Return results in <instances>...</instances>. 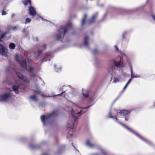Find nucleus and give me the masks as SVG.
<instances>
[{
	"label": "nucleus",
	"mask_w": 155,
	"mask_h": 155,
	"mask_svg": "<svg viewBox=\"0 0 155 155\" xmlns=\"http://www.w3.org/2000/svg\"><path fill=\"white\" fill-rule=\"evenodd\" d=\"M128 31H125L122 34V41H125L128 42L129 39V38H127L126 36L128 33Z\"/></svg>",
	"instance_id": "23"
},
{
	"label": "nucleus",
	"mask_w": 155,
	"mask_h": 155,
	"mask_svg": "<svg viewBox=\"0 0 155 155\" xmlns=\"http://www.w3.org/2000/svg\"><path fill=\"white\" fill-rule=\"evenodd\" d=\"M65 92V91H63L60 94H58L55 95H52L50 96H48V97H55L56 96H65V94H64Z\"/></svg>",
	"instance_id": "28"
},
{
	"label": "nucleus",
	"mask_w": 155,
	"mask_h": 155,
	"mask_svg": "<svg viewBox=\"0 0 155 155\" xmlns=\"http://www.w3.org/2000/svg\"><path fill=\"white\" fill-rule=\"evenodd\" d=\"M7 14V12L6 11L3 10L2 12V15H5Z\"/></svg>",
	"instance_id": "46"
},
{
	"label": "nucleus",
	"mask_w": 155,
	"mask_h": 155,
	"mask_svg": "<svg viewBox=\"0 0 155 155\" xmlns=\"http://www.w3.org/2000/svg\"><path fill=\"white\" fill-rule=\"evenodd\" d=\"M5 71L6 73V74L7 75L8 74H9V76L5 78V80L7 78H8L10 81H13L14 79L16 80L15 78L13 77V75L11 73L10 68L9 67H7L5 68Z\"/></svg>",
	"instance_id": "16"
},
{
	"label": "nucleus",
	"mask_w": 155,
	"mask_h": 155,
	"mask_svg": "<svg viewBox=\"0 0 155 155\" xmlns=\"http://www.w3.org/2000/svg\"><path fill=\"white\" fill-rule=\"evenodd\" d=\"M5 82L8 83L9 85H12V90L8 88L7 91L0 94V101L2 102L7 103L13 97L12 92L13 91L15 93L18 94L19 93V89H23L24 85L21 83L18 80L14 79L13 81H10L8 78L6 79Z\"/></svg>",
	"instance_id": "2"
},
{
	"label": "nucleus",
	"mask_w": 155,
	"mask_h": 155,
	"mask_svg": "<svg viewBox=\"0 0 155 155\" xmlns=\"http://www.w3.org/2000/svg\"><path fill=\"white\" fill-rule=\"evenodd\" d=\"M42 21H49V22H50V21H49L48 20H47L46 19H45V18H42Z\"/></svg>",
	"instance_id": "52"
},
{
	"label": "nucleus",
	"mask_w": 155,
	"mask_h": 155,
	"mask_svg": "<svg viewBox=\"0 0 155 155\" xmlns=\"http://www.w3.org/2000/svg\"><path fill=\"white\" fill-rule=\"evenodd\" d=\"M119 80L118 78H116V77H114V81H113V83H116L119 82Z\"/></svg>",
	"instance_id": "41"
},
{
	"label": "nucleus",
	"mask_w": 155,
	"mask_h": 155,
	"mask_svg": "<svg viewBox=\"0 0 155 155\" xmlns=\"http://www.w3.org/2000/svg\"><path fill=\"white\" fill-rule=\"evenodd\" d=\"M20 65L21 67L24 68L27 65V60L25 58L23 57H22L21 59L18 62Z\"/></svg>",
	"instance_id": "18"
},
{
	"label": "nucleus",
	"mask_w": 155,
	"mask_h": 155,
	"mask_svg": "<svg viewBox=\"0 0 155 155\" xmlns=\"http://www.w3.org/2000/svg\"><path fill=\"white\" fill-rule=\"evenodd\" d=\"M24 5L26 6L29 4V6L32 5V2L31 0H24L22 1Z\"/></svg>",
	"instance_id": "26"
},
{
	"label": "nucleus",
	"mask_w": 155,
	"mask_h": 155,
	"mask_svg": "<svg viewBox=\"0 0 155 155\" xmlns=\"http://www.w3.org/2000/svg\"><path fill=\"white\" fill-rule=\"evenodd\" d=\"M24 69L29 73L28 75L30 78L33 79L35 77V75L34 72V68L33 67L30 65L28 67L27 65Z\"/></svg>",
	"instance_id": "12"
},
{
	"label": "nucleus",
	"mask_w": 155,
	"mask_h": 155,
	"mask_svg": "<svg viewBox=\"0 0 155 155\" xmlns=\"http://www.w3.org/2000/svg\"><path fill=\"white\" fill-rule=\"evenodd\" d=\"M133 79L132 78H131V76L130 77V78L128 80V81L127 82L124 87L122 91L120 92V94H122L123 92L124 91V90L129 85L130 82L132 81Z\"/></svg>",
	"instance_id": "25"
},
{
	"label": "nucleus",
	"mask_w": 155,
	"mask_h": 155,
	"mask_svg": "<svg viewBox=\"0 0 155 155\" xmlns=\"http://www.w3.org/2000/svg\"><path fill=\"white\" fill-rule=\"evenodd\" d=\"M66 147V146L65 145L60 146L58 150L55 153V155H60L64 151Z\"/></svg>",
	"instance_id": "22"
},
{
	"label": "nucleus",
	"mask_w": 155,
	"mask_h": 155,
	"mask_svg": "<svg viewBox=\"0 0 155 155\" xmlns=\"http://www.w3.org/2000/svg\"><path fill=\"white\" fill-rule=\"evenodd\" d=\"M47 141H42L39 144H40L41 146V145H46L47 144Z\"/></svg>",
	"instance_id": "43"
},
{
	"label": "nucleus",
	"mask_w": 155,
	"mask_h": 155,
	"mask_svg": "<svg viewBox=\"0 0 155 155\" xmlns=\"http://www.w3.org/2000/svg\"><path fill=\"white\" fill-rule=\"evenodd\" d=\"M108 117L109 118H111L113 119L117 123L119 124L120 125L124 127L131 132L132 134L135 135L137 137H138L141 140L144 142L149 146L153 147L155 146V144L152 142L150 141V140L147 139L146 138L142 136L136 131L130 128L124 123L120 121L119 120V119H118V118L116 117L115 116L112 115L111 109L110 110Z\"/></svg>",
	"instance_id": "4"
},
{
	"label": "nucleus",
	"mask_w": 155,
	"mask_h": 155,
	"mask_svg": "<svg viewBox=\"0 0 155 155\" xmlns=\"http://www.w3.org/2000/svg\"><path fill=\"white\" fill-rule=\"evenodd\" d=\"M71 145L72 146V147H74V149L76 150V153L77 154V155H81V154L80 153L79 151L77 149H76V147L74 146L73 143H71Z\"/></svg>",
	"instance_id": "37"
},
{
	"label": "nucleus",
	"mask_w": 155,
	"mask_h": 155,
	"mask_svg": "<svg viewBox=\"0 0 155 155\" xmlns=\"http://www.w3.org/2000/svg\"><path fill=\"white\" fill-rule=\"evenodd\" d=\"M28 11V14L32 17H35L37 15L35 8L32 5L29 6Z\"/></svg>",
	"instance_id": "15"
},
{
	"label": "nucleus",
	"mask_w": 155,
	"mask_h": 155,
	"mask_svg": "<svg viewBox=\"0 0 155 155\" xmlns=\"http://www.w3.org/2000/svg\"><path fill=\"white\" fill-rule=\"evenodd\" d=\"M35 88L36 89V90L35 91V92L40 94L42 97H43V93L41 91L40 89L39 88H38L37 86H35Z\"/></svg>",
	"instance_id": "29"
},
{
	"label": "nucleus",
	"mask_w": 155,
	"mask_h": 155,
	"mask_svg": "<svg viewBox=\"0 0 155 155\" xmlns=\"http://www.w3.org/2000/svg\"><path fill=\"white\" fill-rule=\"evenodd\" d=\"M5 7V4H3L2 2L0 3V9L4 8Z\"/></svg>",
	"instance_id": "40"
},
{
	"label": "nucleus",
	"mask_w": 155,
	"mask_h": 155,
	"mask_svg": "<svg viewBox=\"0 0 155 155\" xmlns=\"http://www.w3.org/2000/svg\"><path fill=\"white\" fill-rule=\"evenodd\" d=\"M98 15V12H95L93 15L92 17L88 20V23L89 25H91L94 23Z\"/></svg>",
	"instance_id": "21"
},
{
	"label": "nucleus",
	"mask_w": 155,
	"mask_h": 155,
	"mask_svg": "<svg viewBox=\"0 0 155 155\" xmlns=\"http://www.w3.org/2000/svg\"><path fill=\"white\" fill-rule=\"evenodd\" d=\"M17 27L16 26H15L13 27L12 28V29L14 30H15L17 28Z\"/></svg>",
	"instance_id": "57"
},
{
	"label": "nucleus",
	"mask_w": 155,
	"mask_h": 155,
	"mask_svg": "<svg viewBox=\"0 0 155 155\" xmlns=\"http://www.w3.org/2000/svg\"><path fill=\"white\" fill-rule=\"evenodd\" d=\"M38 15V17L39 18H41V19H42V18H43L41 16L39 15H38L37 14V15Z\"/></svg>",
	"instance_id": "59"
},
{
	"label": "nucleus",
	"mask_w": 155,
	"mask_h": 155,
	"mask_svg": "<svg viewBox=\"0 0 155 155\" xmlns=\"http://www.w3.org/2000/svg\"><path fill=\"white\" fill-rule=\"evenodd\" d=\"M58 109L54 110L48 114H43L40 117L43 126H47L52 124L54 121L55 117L59 114Z\"/></svg>",
	"instance_id": "7"
},
{
	"label": "nucleus",
	"mask_w": 155,
	"mask_h": 155,
	"mask_svg": "<svg viewBox=\"0 0 155 155\" xmlns=\"http://www.w3.org/2000/svg\"><path fill=\"white\" fill-rule=\"evenodd\" d=\"M15 58L16 61L18 62V61L20 60L19 56L18 54H16L15 56Z\"/></svg>",
	"instance_id": "39"
},
{
	"label": "nucleus",
	"mask_w": 155,
	"mask_h": 155,
	"mask_svg": "<svg viewBox=\"0 0 155 155\" xmlns=\"http://www.w3.org/2000/svg\"><path fill=\"white\" fill-rule=\"evenodd\" d=\"M63 89L62 87H61L59 89V91H63Z\"/></svg>",
	"instance_id": "56"
},
{
	"label": "nucleus",
	"mask_w": 155,
	"mask_h": 155,
	"mask_svg": "<svg viewBox=\"0 0 155 155\" xmlns=\"http://www.w3.org/2000/svg\"><path fill=\"white\" fill-rule=\"evenodd\" d=\"M151 16L152 17L153 19L155 21V15L153 13V12L151 11Z\"/></svg>",
	"instance_id": "42"
},
{
	"label": "nucleus",
	"mask_w": 155,
	"mask_h": 155,
	"mask_svg": "<svg viewBox=\"0 0 155 155\" xmlns=\"http://www.w3.org/2000/svg\"><path fill=\"white\" fill-rule=\"evenodd\" d=\"M100 6L102 7L104 6V5L103 4H101V5Z\"/></svg>",
	"instance_id": "63"
},
{
	"label": "nucleus",
	"mask_w": 155,
	"mask_h": 155,
	"mask_svg": "<svg viewBox=\"0 0 155 155\" xmlns=\"http://www.w3.org/2000/svg\"><path fill=\"white\" fill-rule=\"evenodd\" d=\"M71 91H72V94L73 95L75 96L78 94V92L76 89H75L72 88H71Z\"/></svg>",
	"instance_id": "36"
},
{
	"label": "nucleus",
	"mask_w": 155,
	"mask_h": 155,
	"mask_svg": "<svg viewBox=\"0 0 155 155\" xmlns=\"http://www.w3.org/2000/svg\"><path fill=\"white\" fill-rule=\"evenodd\" d=\"M7 33V31H5L3 32L0 34V39H4V38L6 36V35Z\"/></svg>",
	"instance_id": "33"
},
{
	"label": "nucleus",
	"mask_w": 155,
	"mask_h": 155,
	"mask_svg": "<svg viewBox=\"0 0 155 155\" xmlns=\"http://www.w3.org/2000/svg\"><path fill=\"white\" fill-rule=\"evenodd\" d=\"M8 47L11 50H13L15 48V43L12 42H11L9 44Z\"/></svg>",
	"instance_id": "34"
},
{
	"label": "nucleus",
	"mask_w": 155,
	"mask_h": 155,
	"mask_svg": "<svg viewBox=\"0 0 155 155\" xmlns=\"http://www.w3.org/2000/svg\"><path fill=\"white\" fill-rule=\"evenodd\" d=\"M3 42L2 40L0 39V42ZM8 51L7 49L3 45L0 43V54L5 57H7L8 56Z\"/></svg>",
	"instance_id": "13"
},
{
	"label": "nucleus",
	"mask_w": 155,
	"mask_h": 155,
	"mask_svg": "<svg viewBox=\"0 0 155 155\" xmlns=\"http://www.w3.org/2000/svg\"><path fill=\"white\" fill-rule=\"evenodd\" d=\"M87 17V15L86 14H84V16L83 18V19H86Z\"/></svg>",
	"instance_id": "53"
},
{
	"label": "nucleus",
	"mask_w": 155,
	"mask_h": 155,
	"mask_svg": "<svg viewBox=\"0 0 155 155\" xmlns=\"http://www.w3.org/2000/svg\"><path fill=\"white\" fill-rule=\"evenodd\" d=\"M46 45L44 44L43 45L39 46L38 49L34 52L36 58H41L40 62L41 63L47 61V60L49 61L52 58V52L49 51L43 54V51L46 49Z\"/></svg>",
	"instance_id": "5"
},
{
	"label": "nucleus",
	"mask_w": 155,
	"mask_h": 155,
	"mask_svg": "<svg viewBox=\"0 0 155 155\" xmlns=\"http://www.w3.org/2000/svg\"><path fill=\"white\" fill-rule=\"evenodd\" d=\"M89 37L87 35L84 37V43L79 45V48H81L83 46H85L86 48H89L88 45Z\"/></svg>",
	"instance_id": "19"
},
{
	"label": "nucleus",
	"mask_w": 155,
	"mask_h": 155,
	"mask_svg": "<svg viewBox=\"0 0 155 155\" xmlns=\"http://www.w3.org/2000/svg\"><path fill=\"white\" fill-rule=\"evenodd\" d=\"M28 147L31 150H35L40 149L41 146L39 144H34L31 142L29 143L28 144Z\"/></svg>",
	"instance_id": "17"
},
{
	"label": "nucleus",
	"mask_w": 155,
	"mask_h": 155,
	"mask_svg": "<svg viewBox=\"0 0 155 155\" xmlns=\"http://www.w3.org/2000/svg\"><path fill=\"white\" fill-rule=\"evenodd\" d=\"M94 66L97 68H99L100 67V61L97 58L95 57L94 58Z\"/></svg>",
	"instance_id": "24"
},
{
	"label": "nucleus",
	"mask_w": 155,
	"mask_h": 155,
	"mask_svg": "<svg viewBox=\"0 0 155 155\" xmlns=\"http://www.w3.org/2000/svg\"><path fill=\"white\" fill-rule=\"evenodd\" d=\"M91 34L92 35H94V33L93 31H91Z\"/></svg>",
	"instance_id": "60"
},
{
	"label": "nucleus",
	"mask_w": 155,
	"mask_h": 155,
	"mask_svg": "<svg viewBox=\"0 0 155 155\" xmlns=\"http://www.w3.org/2000/svg\"><path fill=\"white\" fill-rule=\"evenodd\" d=\"M97 90L89 91L82 89V97L81 101H86L88 104H89L86 107L81 108L77 105H75V107L79 108L80 111L79 112H74L73 110L71 112V119L67 123V130L68 131L67 137L69 141H71V137L75 131V125L78 124V117L83 114L86 112L87 110L93 106L95 103L94 101L96 98Z\"/></svg>",
	"instance_id": "1"
},
{
	"label": "nucleus",
	"mask_w": 155,
	"mask_h": 155,
	"mask_svg": "<svg viewBox=\"0 0 155 155\" xmlns=\"http://www.w3.org/2000/svg\"><path fill=\"white\" fill-rule=\"evenodd\" d=\"M39 107L40 108H43V104H40L39 105Z\"/></svg>",
	"instance_id": "55"
},
{
	"label": "nucleus",
	"mask_w": 155,
	"mask_h": 155,
	"mask_svg": "<svg viewBox=\"0 0 155 155\" xmlns=\"http://www.w3.org/2000/svg\"><path fill=\"white\" fill-rule=\"evenodd\" d=\"M29 98L32 101H34L35 102H37L38 101V98L36 95L35 94L30 96Z\"/></svg>",
	"instance_id": "27"
},
{
	"label": "nucleus",
	"mask_w": 155,
	"mask_h": 155,
	"mask_svg": "<svg viewBox=\"0 0 155 155\" xmlns=\"http://www.w3.org/2000/svg\"><path fill=\"white\" fill-rule=\"evenodd\" d=\"M65 48H66L65 47H64L63 46H61L60 48H58V49L62 50Z\"/></svg>",
	"instance_id": "54"
},
{
	"label": "nucleus",
	"mask_w": 155,
	"mask_h": 155,
	"mask_svg": "<svg viewBox=\"0 0 155 155\" xmlns=\"http://www.w3.org/2000/svg\"><path fill=\"white\" fill-rule=\"evenodd\" d=\"M72 28V24L71 22L69 21L67 23L66 25L64 26H61L60 27V28L62 31L67 30V33L68 32L69 30Z\"/></svg>",
	"instance_id": "20"
},
{
	"label": "nucleus",
	"mask_w": 155,
	"mask_h": 155,
	"mask_svg": "<svg viewBox=\"0 0 155 155\" xmlns=\"http://www.w3.org/2000/svg\"><path fill=\"white\" fill-rule=\"evenodd\" d=\"M110 155H115L113 153H111V154H110Z\"/></svg>",
	"instance_id": "62"
},
{
	"label": "nucleus",
	"mask_w": 155,
	"mask_h": 155,
	"mask_svg": "<svg viewBox=\"0 0 155 155\" xmlns=\"http://www.w3.org/2000/svg\"><path fill=\"white\" fill-rule=\"evenodd\" d=\"M129 11L126 10V9L114 7L112 5H109L107 9L105 14L103 16L102 18L100 21L102 22L106 20L107 15L109 14L111 17L113 18H117L119 15H125L124 12Z\"/></svg>",
	"instance_id": "6"
},
{
	"label": "nucleus",
	"mask_w": 155,
	"mask_h": 155,
	"mask_svg": "<svg viewBox=\"0 0 155 155\" xmlns=\"http://www.w3.org/2000/svg\"><path fill=\"white\" fill-rule=\"evenodd\" d=\"M101 154L99 153H92L89 154V155H100Z\"/></svg>",
	"instance_id": "49"
},
{
	"label": "nucleus",
	"mask_w": 155,
	"mask_h": 155,
	"mask_svg": "<svg viewBox=\"0 0 155 155\" xmlns=\"http://www.w3.org/2000/svg\"><path fill=\"white\" fill-rule=\"evenodd\" d=\"M22 32L24 34H25V35H27V33L26 32V28H24L22 30Z\"/></svg>",
	"instance_id": "50"
},
{
	"label": "nucleus",
	"mask_w": 155,
	"mask_h": 155,
	"mask_svg": "<svg viewBox=\"0 0 155 155\" xmlns=\"http://www.w3.org/2000/svg\"><path fill=\"white\" fill-rule=\"evenodd\" d=\"M114 47L115 48V49L116 51L117 52H120V51L119 50V49L118 48V47L117 45H115L114 46Z\"/></svg>",
	"instance_id": "45"
},
{
	"label": "nucleus",
	"mask_w": 155,
	"mask_h": 155,
	"mask_svg": "<svg viewBox=\"0 0 155 155\" xmlns=\"http://www.w3.org/2000/svg\"><path fill=\"white\" fill-rule=\"evenodd\" d=\"M132 110H131L122 109L120 110L119 113L121 116H124V118L125 121L128 122L130 117L128 115L130 114Z\"/></svg>",
	"instance_id": "11"
},
{
	"label": "nucleus",
	"mask_w": 155,
	"mask_h": 155,
	"mask_svg": "<svg viewBox=\"0 0 155 155\" xmlns=\"http://www.w3.org/2000/svg\"><path fill=\"white\" fill-rule=\"evenodd\" d=\"M155 107V101L153 102L152 105L150 107V108H152Z\"/></svg>",
	"instance_id": "48"
},
{
	"label": "nucleus",
	"mask_w": 155,
	"mask_h": 155,
	"mask_svg": "<svg viewBox=\"0 0 155 155\" xmlns=\"http://www.w3.org/2000/svg\"><path fill=\"white\" fill-rule=\"evenodd\" d=\"M58 34L55 37L56 41H61L63 43L69 42L70 40L68 37H66V34L67 33V30L62 31L61 28L58 30Z\"/></svg>",
	"instance_id": "8"
},
{
	"label": "nucleus",
	"mask_w": 155,
	"mask_h": 155,
	"mask_svg": "<svg viewBox=\"0 0 155 155\" xmlns=\"http://www.w3.org/2000/svg\"><path fill=\"white\" fill-rule=\"evenodd\" d=\"M15 15V14H12V17H13V16H14Z\"/></svg>",
	"instance_id": "61"
},
{
	"label": "nucleus",
	"mask_w": 155,
	"mask_h": 155,
	"mask_svg": "<svg viewBox=\"0 0 155 155\" xmlns=\"http://www.w3.org/2000/svg\"><path fill=\"white\" fill-rule=\"evenodd\" d=\"M86 144L87 146L90 148H95L98 147V149L100 150L103 155H110L111 153L101 147L99 145H97L96 144L91 143L89 140H87Z\"/></svg>",
	"instance_id": "10"
},
{
	"label": "nucleus",
	"mask_w": 155,
	"mask_h": 155,
	"mask_svg": "<svg viewBox=\"0 0 155 155\" xmlns=\"http://www.w3.org/2000/svg\"><path fill=\"white\" fill-rule=\"evenodd\" d=\"M121 56L118 55L116 58L109 60V66L107 69V71L111 75V80L113 79L114 73L115 70L118 69L123 68L125 66L123 56H124L126 58L127 55L124 52L120 51Z\"/></svg>",
	"instance_id": "3"
},
{
	"label": "nucleus",
	"mask_w": 155,
	"mask_h": 155,
	"mask_svg": "<svg viewBox=\"0 0 155 155\" xmlns=\"http://www.w3.org/2000/svg\"><path fill=\"white\" fill-rule=\"evenodd\" d=\"M31 19L29 18H27L25 19V24H28V23H30L31 21Z\"/></svg>",
	"instance_id": "38"
},
{
	"label": "nucleus",
	"mask_w": 155,
	"mask_h": 155,
	"mask_svg": "<svg viewBox=\"0 0 155 155\" xmlns=\"http://www.w3.org/2000/svg\"><path fill=\"white\" fill-rule=\"evenodd\" d=\"M97 52V49H95L92 51V54L95 55Z\"/></svg>",
	"instance_id": "47"
},
{
	"label": "nucleus",
	"mask_w": 155,
	"mask_h": 155,
	"mask_svg": "<svg viewBox=\"0 0 155 155\" xmlns=\"http://www.w3.org/2000/svg\"><path fill=\"white\" fill-rule=\"evenodd\" d=\"M34 138H35V137L34 136H32L31 137V140L32 141H33Z\"/></svg>",
	"instance_id": "58"
},
{
	"label": "nucleus",
	"mask_w": 155,
	"mask_h": 155,
	"mask_svg": "<svg viewBox=\"0 0 155 155\" xmlns=\"http://www.w3.org/2000/svg\"><path fill=\"white\" fill-rule=\"evenodd\" d=\"M11 37H12L11 35H10V36H9L8 37V38H7V37H5V39H4V40H7L8 39H10L11 38Z\"/></svg>",
	"instance_id": "51"
},
{
	"label": "nucleus",
	"mask_w": 155,
	"mask_h": 155,
	"mask_svg": "<svg viewBox=\"0 0 155 155\" xmlns=\"http://www.w3.org/2000/svg\"><path fill=\"white\" fill-rule=\"evenodd\" d=\"M146 5H143L138 7L134 8L132 9H126V10L129 11L124 12L125 14H130L134 13L136 12H143V15L145 17H147L150 15V12L143 9L145 7Z\"/></svg>",
	"instance_id": "9"
},
{
	"label": "nucleus",
	"mask_w": 155,
	"mask_h": 155,
	"mask_svg": "<svg viewBox=\"0 0 155 155\" xmlns=\"http://www.w3.org/2000/svg\"><path fill=\"white\" fill-rule=\"evenodd\" d=\"M127 58V61L129 66V68L130 70V71H131L133 70V68L131 65V61L128 58Z\"/></svg>",
	"instance_id": "32"
},
{
	"label": "nucleus",
	"mask_w": 155,
	"mask_h": 155,
	"mask_svg": "<svg viewBox=\"0 0 155 155\" xmlns=\"http://www.w3.org/2000/svg\"><path fill=\"white\" fill-rule=\"evenodd\" d=\"M118 99V98H117L114 101V102H115V101H116V100Z\"/></svg>",
	"instance_id": "64"
},
{
	"label": "nucleus",
	"mask_w": 155,
	"mask_h": 155,
	"mask_svg": "<svg viewBox=\"0 0 155 155\" xmlns=\"http://www.w3.org/2000/svg\"><path fill=\"white\" fill-rule=\"evenodd\" d=\"M27 140V139L25 137H21L18 139V141L21 143H25Z\"/></svg>",
	"instance_id": "31"
},
{
	"label": "nucleus",
	"mask_w": 155,
	"mask_h": 155,
	"mask_svg": "<svg viewBox=\"0 0 155 155\" xmlns=\"http://www.w3.org/2000/svg\"><path fill=\"white\" fill-rule=\"evenodd\" d=\"M86 22V20L84 19H82L81 21V25L83 26L84 25Z\"/></svg>",
	"instance_id": "44"
},
{
	"label": "nucleus",
	"mask_w": 155,
	"mask_h": 155,
	"mask_svg": "<svg viewBox=\"0 0 155 155\" xmlns=\"http://www.w3.org/2000/svg\"><path fill=\"white\" fill-rule=\"evenodd\" d=\"M131 78L133 79L134 78H141V75L139 74H137L134 75L133 70L130 71Z\"/></svg>",
	"instance_id": "30"
},
{
	"label": "nucleus",
	"mask_w": 155,
	"mask_h": 155,
	"mask_svg": "<svg viewBox=\"0 0 155 155\" xmlns=\"http://www.w3.org/2000/svg\"><path fill=\"white\" fill-rule=\"evenodd\" d=\"M55 71L56 72L60 71L61 69V68L60 65H54Z\"/></svg>",
	"instance_id": "35"
},
{
	"label": "nucleus",
	"mask_w": 155,
	"mask_h": 155,
	"mask_svg": "<svg viewBox=\"0 0 155 155\" xmlns=\"http://www.w3.org/2000/svg\"><path fill=\"white\" fill-rule=\"evenodd\" d=\"M15 74L18 78L20 80H22L26 84H28L29 83V81L28 80L27 77L24 76L20 72L17 71L16 72Z\"/></svg>",
	"instance_id": "14"
}]
</instances>
